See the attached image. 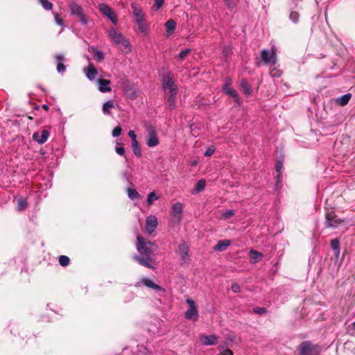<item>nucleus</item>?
<instances>
[{"instance_id":"obj_39","label":"nucleus","mask_w":355,"mask_h":355,"mask_svg":"<svg viewBox=\"0 0 355 355\" xmlns=\"http://www.w3.org/2000/svg\"><path fill=\"white\" fill-rule=\"evenodd\" d=\"M44 9L51 10L53 8V3L48 0H39Z\"/></svg>"},{"instance_id":"obj_47","label":"nucleus","mask_w":355,"mask_h":355,"mask_svg":"<svg viewBox=\"0 0 355 355\" xmlns=\"http://www.w3.org/2000/svg\"><path fill=\"white\" fill-rule=\"evenodd\" d=\"M67 67L64 63H58L56 67L57 71L59 73H63L66 71Z\"/></svg>"},{"instance_id":"obj_40","label":"nucleus","mask_w":355,"mask_h":355,"mask_svg":"<svg viewBox=\"0 0 355 355\" xmlns=\"http://www.w3.org/2000/svg\"><path fill=\"white\" fill-rule=\"evenodd\" d=\"M284 159L283 157L279 158L275 163V169L277 172L281 173L283 168Z\"/></svg>"},{"instance_id":"obj_2","label":"nucleus","mask_w":355,"mask_h":355,"mask_svg":"<svg viewBox=\"0 0 355 355\" xmlns=\"http://www.w3.org/2000/svg\"><path fill=\"white\" fill-rule=\"evenodd\" d=\"M131 7L133 10V15L135 17V21L138 25L139 30L141 33H146L148 30L147 25L144 23L145 17L142 13L141 8H139L135 3H132Z\"/></svg>"},{"instance_id":"obj_22","label":"nucleus","mask_w":355,"mask_h":355,"mask_svg":"<svg viewBox=\"0 0 355 355\" xmlns=\"http://www.w3.org/2000/svg\"><path fill=\"white\" fill-rule=\"evenodd\" d=\"M223 90L225 94L236 98V101L239 100L237 92L236 90H234V89L231 88L227 82H226L224 84V85L223 87Z\"/></svg>"},{"instance_id":"obj_20","label":"nucleus","mask_w":355,"mask_h":355,"mask_svg":"<svg viewBox=\"0 0 355 355\" xmlns=\"http://www.w3.org/2000/svg\"><path fill=\"white\" fill-rule=\"evenodd\" d=\"M352 98L350 93H347L340 97L335 98V103L340 106L346 105Z\"/></svg>"},{"instance_id":"obj_26","label":"nucleus","mask_w":355,"mask_h":355,"mask_svg":"<svg viewBox=\"0 0 355 355\" xmlns=\"http://www.w3.org/2000/svg\"><path fill=\"white\" fill-rule=\"evenodd\" d=\"M250 262L252 263H257L263 257V254L261 252H259L257 250H251L250 251Z\"/></svg>"},{"instance_id":"obj_23","label":"nucleus","mask_w":355,"mask_h":355,"mask_svg":"<svg viewBox=\"0 0 355 355\" xmlns=\"http://www.w3.org/2000/svg\"><path fill=\"white\" fill-rule=\"evenodd\" d=\"M177 94L178 89L174 90L173 92L168 91V93L167 94V101L169 103L168 107L171 109H173L175 107Z\"/></svg>"},{"instance_id":"obj_30","label":"nucleus","mask_w":355,"mask_h":355,"mask_svg":"<svg viewBox=\"0 0 355 355\" xmlns=\"http://www.w3.org/2000/svg\"><path fill=\"white\" fill-rule=\"evenodd\" d=\"M19 327H15L11 329V333L16 336L17 335L21 337L22 339H24L27 336L26 331L24 329H21V332L19 331Z\"/></svg>"},{"instance_id":"obj_5","label":"nucleus","mask_w":355,"mask_h":355,"mask_svg":"<svg viewBox=\"0 0 355 355\" xmlns=\"http://www.w3.org/2000/svg\"><path fill=\"white\" fill-rule=\"evenodd\" d=\"M344 222L333 210H327L325 214V227L336 228Z\"/></svg>"},{"instance_id":"obj_35","label":"nucleus","mask_w":355,"mask_h":355,"mask_svg":"<svg viewBox=\"0 0 355 355\" xmlns=\"http://www.w3.org/2000/svg\"><path fill=\"white\" fill-rule=\"evenodd\" d=\"M289 19L293 23L297 24L299 22L300 14L297 11H292L289 15Z\"/></svg>"},{"instance_id":"obj_46","label":"nucleus","mask_w":355,"mask_h":355,"mask_svg":"<svg viewBox=\"0 0 355 355\" xmlns=\"http://www.w3.org/2000/svg\"><path fill=\"white\" fill-rule=\"evenodd\" d=\"M234 215V211L232 209H228L223 214V218L224 219H229Z\"/></svg>"},{"instance_id":"obj_8","label":"nucleus","mask_w":355,"mask_h":355,"mask_svg":"<svg viewBox=\"0 0 355 355\" xmlns=\"http://www.w3.org/2000/svg\"><path fill=\"white\" fill-rule=\"evenodd\" d=\"M99 11L106 16L114 24H116L118 21L117 17L113 10L106 3H101L98 5Z\"/></svg>"},{"instance_id":"obj_45","label":"nucleus","mask_w":355,"mask_h":355,"mask_svg":"<svg viewBox=\"0 0 355 355\" xmlns=\"http://www.w3.org/2000/svg\"><path fill=\"white\" fill-rule=\"evenodd\" d=\"M122 128L121 126L115 127L112 132V135L113 137H117L121 134Z\"/></svg>"},{"instance_id":"obj_29","label":"nucleus","mask_w":355,"mask_h":355,"mask_svg":"<svg viewBox=\"0 0 355 355\" xmlns=\"http://www.w3.org/2000/svg\"><path fill=\"white\" fill-rule=\"evenodd\" d=\"M89 51L94 52V57L98 62H102L105 59V55L102 51L96 50L94 47H91Z\"/></svg>"},{"instance_id":"obj_63","label":"nucleus","mask_w":355,"mask_h":355,"mask_svg":"<svg viewBox=\"0 0 355 355\" xmlns=\"http://www.w3.org/2000/svg\"><path fill=\"white\" fill-rule=\"evenodd\" d=\"M42 107L44 110H46V111L49 110V105H46V104H43V105H42Z\"/></svg>"},{"instance_id":"obj_12","label":"nucleus","mask_w":355,"mask_h":355,"mask_svg":"<svg viewBox=\"0 0 355 355\" xmlns=\"http://www.w3.org/2000/svg\"><path fill=\"white\" fill-rule=\"evenodd\" d=\"M133 259L141 266H145L148 268H155L151 264V263L153 261V259L150 256L141 257L137 254H135L133 256Z\"/></svg>"},{"instance_id":"obj_4","label":"nucleus","mask_w":355,"mask_h":355,"mask_svg":"<svg viewBox=\"0 0 355 355\" xmlns=\"http://www.w3.org/2000/svg\"><path fill=\"white\" fill-rule=\"evenodd\" d=\"M137 249L141 254L150 256L153 252L150 248V246L153 245V243L141 236H137Z\"/></svg>"},{"instance_id":"obj_37","label":"nucleus","mask_w":355,"mask_h":355,"mask_svg":"<svg viewBox=\"0 0 355 355\" xmlns=\"http://www.w3.org/2000/svg\"><path fill=\"white\" fill-rule=\"evenodd\" d=\"M70 263V259L65 255H60L59 257V263L62 266H67Z\"/></svg>"},{"instance_id":"obj_53","label":"nucleus","mask_w":355,"mask_h":355,"mask_svg":"<svg viewBox=\"0 0 355 355\" xmlns=\"http://www.w3.org/2000/svg\"><path fill=\"white\" fill-rule=\"evenodd\" d=\"M226 6L230 9L232 10L235 7V3L232 0H224Z\"/></svg>"},{"instance_id":"obj_58","label":"nucleus","mask_w":355,"mask_h":355,"mask_svg":"<svg viewBox=\"0 0 355 355\" xmlns=\"http://www.w3.org/2000/svg\"><path fill=\"white\" fill-rule=\"evenodd\" d=\"M270 74L272 76H276V77H279L281 76L279 71L278 70H277L275 68H274L272 70H271Z\"/></svg>"},{"instance_id":"obj_61","label":"nucleus","mask_w":355,"mask_h":355,"mask_svg":"<svg viewBox=\"0 0 355 355\" xmlns=\"http://www.w3.org/2000/svg\"><path fill=\"white\" fill-rule=\"evenodd\" d=\"M125 89H128V92L134 89L132 85H129L125 86V87H124L125 92Z\"/></svg>"},{"instance_id":"obj_34","label":"nucleus","mask_w":355,"mask_h":355,"mask_svg":"<svg viewBox=\"0 0 355 355\" xmlns=\"http://www.w3.org/2000/svg\"><path fill=\"white\" fill-rule=\"evenodd\" d=\"M331 248L334 252L340 250V240L338 238L334 239L331 241Z\"/></svg>"},{"instance_id":"obj_38","label":"nucleus","mask_w":355,"mask_h":355,"mask_svg":"<svg viewBox=\"0 0 355 355\" xmlns=\"http://www.w3.org/2000/svg\"><path fill=\"white\" fill-rule=\"evenodd\" d=\"M158 199V196H157L155 191H152L148 193L147 196V202L149 205H152L153 202Z\"/></svg>"},{"instance_id":"obj_6","label":"nucleus","mask_w":355,"mask_h":355,"mask_svg":"<svg viewBox=\"0 0 355 355\" xmlns=\"http://www.w3.org/2000/svg\"><path fill=\"white\" fill-rule=\"evenodd\" d=\"M146 145L150 148L157 146L159 140L155 128L153 125H148L146 126Z\"/></svg>"},{"instance_id":"obj_15","label":"nucleus","mask_w":355,"mask_h":355,"mask_svg":"<svg viewBox=\"0 0 355 355\" xmlns=\"http://www.w3.org/2000/svg\"><path fill=\"white\" fill-rule=\"evenodd\" d=\"M49 136V131L46 130H43L41 132V135H40L39 132H34L33 135V139L34 141H36L39 144H42L46 141Z\"/></svg>"},{"instance_id":"obj_21","label":"nucleus","mask_w":355,"mask_h":355,"mask_svg":"<svg viewBox=\"0 0 355 355\" xmlns=\"http://www.w3.org/2000/svg\"><path fill=\"white\" fill-rule=\"evenodd\" d=\"M178 252L182 256V259L184 261H186V259L189 257L188 245L185 243H183L179 245L178 248Z\"/></svg>"},{"instance_id":"obj_44","label":"nucleus","mask_w":355,"mask_h":355,"mask_svg":"<svg viewBox=\"0 0 355 355\" xmlns=\"http://www.w3.org/2000/svg\"><path fill=\"white\" fill-rule=\"evenodd\" d=\"M125 94L127 95V96L129 98L132 99V100L136 99L138 96L137 93L135 91V89H133L128 92V89H125Z\"/></svg>"},{"instance_id":"obj_27","label":"nucleus","mask_w":355,"mask_h":355,"mask_svg":"<svg viewBox=\"0 0 355 355\" xmlns=\"http://www.w3.org/2000/svg\"><path fill=\"white\" fill-rule=\"evenodd\" d=\"M127 194L132 200L140 199L141 197L136 189L132 188L127 189Z\"/></svg>"},{"instance_id":"obj_3","label":"nucleus","mask_w":355,"mask_h":355,"mask_svg":"<svg viewBox=\"0 0 355 355\" xmlns=\"http://www.w3.org/2000/svg\"><path fill=\"white\" fill-rule=\"evenodd\" d=\"M71 15L78 18V21L83 25H87L88 23V17L84 13L83 8L78 3L73 2L69 5Z\"/></svg>"},{"instance_id":"obj_10","label":"nucleus","mask_w":355,"mask_h":355,"mask_svg":"<svg viewBox=\"0 0 355 355\" xmlns=\"http://www.w3.org/2000/svg\"><path fill=\"white\" fill-rule=\"evenodd\" d=\"M140 284H142L148 288H152L157 292L165 291V290L161 286L155 284L153 281L147 277L141 278V281L135 284V286L139 287Z\"/></svg>"},{"instance_id":"obj_19","label":"nucleus","mask_w":355,"mask_h":355,"mask_svg":"<svg viewBox=\"0 0 355 355\" xmlns=\"http://www.w3.org/2000/svg\"><path fill=\"white\" fill-rule=\"evenodd\" d=\"M198 311L197 307L189 308L184 313V318L187 320L196 321L198 318Z\"/></svg>"},{"instance_id":"obj_59","label":"nucleus","mask_w":355,"mask_h":355,"mask_svg":"<svg viewBox=\"0 0 355 355\" xmlns=\"http://www.w3.org/2000/svg\"><path fill=\"white\" fill-rule=\"evenodd\" d=\"M340 252V250L334 252V257H335V258H334V259H335V260H334V261H335V263H336H336L338 262V261H339Z\"/></svg>"},{"instance_id":"obj_1","label":"nucleus","mask_w":355,"mask_h":355,"mask_svg":"<svg viewBox=\"0 0 355 355\" xmlns=\"http://www.w3.org/2000/svg\"><path fill=\"white\" fill-rule=\"evenodd\" d=\"M298 355H320L322 347L310 340L302 341L297 347Z\"/></svg>"},{"instance_id":"obj_9","label":"nucleus","mask_w":355,"mask_h":355,"mask_svg":"<svg viewBox=\"0 0 355 355\" xmlns=\"http://www.w3.org/2000/svg\"><path fill=\"white\" fill-rule=\"evenodd\" d=\"M261 60L266 64L275 65L277 63V54L273 50L263 49L261 52Z\"/></svg>"},{"instance_id":"obj_62","label":"nucleus","mask_w":355,"mask_h":355,"mask_svg":"<svg viewBox=\"0 0 355 355\" xmlns=\"http://www.w3.org/2000/svg\"><path fill=\"white\" fill-rule=\"evenodd\" d=\"M276 178H277V182H279L281 181V180H282L281 173H278V175H277Z\"/></svg>"},{"instance_id":"obj_52","label":"nucleus","mask_w":355,"mask_h":355,"mask_svg":"<svg viewBox=\"0 0 355 355\" xmlns=\"http://www.w3.org/2000/svg\"><path fill=\"white\" fill-rule=\"evenodd\" d=\"M54 17H55V21L56 24L60 26H62L64 24L63 20L61 17H60L59 15L55 14Z\"/></svg>"},{"instance_id":"obj_18","label":"nucleus","mask_w":355,"mask_h":355,"mask_svg":"<svg viewBox=\"0 0 355 355\" xmlns=\"http://www.w3.org/2000/svg\"><path fill=\"white\" fill-rule=\"evenodd\" d=\"M230 240H219L216 245L213 248V249L215 251L223 252L225 251L227 248V247L230 245Z\"/></svg>"},{"instance_id":"obj_49","label":"nucleus","mask_w":355,"mask_h":355,"mask_svg":"<svg viewBox=\"0 0 355 355\" xmlns=\"http://www.w3.org/2000/svg\"><path fill=\"white\" fill-rule=\"evenodd\" d=\"M115 151H116V153L118 155H119L121 156H124L125 153V148L123 147H121V146H115Z\"/></svg>"},{"instance_id":"obj_50","label":"nucleus","mask_w":355,"mask_h":355,"mask_svg":"<svg viewBox=\"0 0 355 355\" xmlns=\"http://www.w3.org/2000/svg\"><path fill=\"white\" fill-rule=\"evenodd\" d=\"M215 152V148L214 146H210L209 147L205 152L204 155L205 157H209L213 155V153Z\"/></svg>"},{"instance_id":"obj_57","label":"nucleus","mask_w":355,"mask_h":355,"mask_svg":"<svg viewBox=\"0 0 355 355\" xmlns=\"http://www.w3.org/2000/svg\"><path fill=\"white\" fill-rule=\"evenodd\" d=\"M186 302L189 306V308H193V307L196 308V307H197L196 305L195 301L193 300H192V299H190V298L187 299Z\"/></svg>"},{"instance_id":"obj_13","label":"nucleus","mask_w":355,"mask_h":355,"mask_svg":"<svg viewBox=\"0 0 355 355\" xmlns=\"http://www.w3.org/2000/svg\"><path fill=\"white\" fill-rule=\"evenodd\" d=\"M200 340L202 345L206 346L214 345L218 343V336L214 334L202 335Z\"/></svg>"},{"instance_id":"obj_56","label":"nucleus","mask_w":355,"mask_h":355,"mask_svg":"<svg viewBox=\"0 0 355 355\" xmlns=\"http://www.w3.org/2000/svg\"><path fill=\"white\" fill-rule=\"evenodd\" d=\"M164 2V0H155V5H154V7L158 10L163 5Z\"/></svg>"},{"instance_id":"obj_64","label":"nucleus","mask_w":355,"mask_h":355,"mask_svg":"<svg viewBox=\"0 0 355 355\" xmlns=\"http://www.w3.org/2000/svg\"><path fill=\"white\" fill-rule=\"evenodd\" d=\"M34 110H40V106H39V105H35V106L34 107Z\"/></svg>"},{"instance_id":"obj_32","label":"nucleus","mask_w":355,"mask_h":355,"mask_svg":"<svg viewBox=\"0 0 355 355\" xmlns=\"http://www.w3.org/2000/svg\"><path fill=\"white\" fill-rule=\"evenodd\" d=\"M131 144L134 154L137 157H140L141 156V150L140 149L139 142L137 141H133V142H131Z\"/></svg>"},{"instance_id":"obj_31","label":"nucleus","mask_w":355,"mask_h":355,"mask_svg":"<svg viewBox=\"0 0 355 355\" xmlns=\"http://www.w3.org/2000/svg\"><path fill=\"white\" fill-rule=\"evenodd\" d=\"M114 107V103L112 101H108L103 103V112L104 114H110V110Z\"/></svg>"},{"instance_id":"obj_17","label":"nucleus","mask_w":355,"mask_h":355,"mask_svg":"<svg viewBox=\"0 0 355 355\" xmlns=\"http://www.w3.org/2000/svg\"><path fill=\"white\" fill-rule=\"evenodd\" d=\"M84 71L90 81L94 80L96 76L98 74L97 69L92 64H89L87 67L85 68Z\"/></svg>"},{"instance_id":"obj_25","label":"nucleus","mask_w":355,"mask_h":355,"mask_svg":"<svg viewBox=\"0 0 355 355\" xmlns=\"http://www.w3.org/2000/svg\"><path fill=\"white\" fill-rule=\"evenodd\" d=\"M240 86L245 94L250 95L252 93V87L245 79H241Z\"/></svg>"},{"instance_id":"obj_11","label":"nucleus","mask_w":355,"mask_h":355,"mask_svg":"<svg viewBox=\"0 0 355 355\" xmlns=\"http://www.w3.org/2000/svg\"><path fill=\"white\" fill-rule=\"evenodd\" d=\"M158 225L157 218L154 215H150L146 220V230L147 233L152 234Z\"/></svg>"},{"instance_id":"obj_42","label":"nucleus","mask_w":355,"mask_h":355,"mask_svg":"<svg viewBox=\"0 0 355 355\" xmlns=\"http://www.w3.org/2000/svg\"><path fill=\"white\" fill-rule=\"evenodd\" d=\"M168 78H173V75L172 72L167 71L164 72L161 76V81L162 82V85L166 83V80Z\"/></svg>"},{"instance_id":"obj_55","label":"nucleus","mask_w":355,"mask_h":355,"mask_svg":"<svg viewBox=\"0 0 355 355\" xmlns=\"http://www.w3.org/2000/svg\"><path fill=\"white\" fill-rule=\"evenodd\" d=\"M128 136L130 137V138L131 139V142H133V141H137V135L135 132V131L133 130H130L128 132Z\"/></svg>"},{"instance_id":"obj_24","label":"nucleus","mask_w":355,"mask_h":355,"mask_svg":"<svg viewBox=\"0 0 355 355\" xmlns=\"http://www.w3.org/2000/svg\"><path fill=\"white\" fill-rule=\"evenodd\" d=\"M164 89H168L169 92H174V90L178 89L177 85L175 84V80L173 78H168L166 80V83L163 85Z\"/></svg>"},{"instance_id":"obj_51","label":"nucleus","mask_w":355,"mask_h":355,"mask_svg":"<svg viewBox=\"0 0 355 355\" xmlns=\"http://www.w3.org/2000/svg\"><path fill=\"white\" fill-rule=\"evenodd\" d=\"M348 332L352 336H355V321L349 326Z\"/></svg>"},{"instance_id":"obj_7","label":"nucleus","mask_w":355,"mask_h":355,"mask_svg":"<svg viewBox=\"0 0 355 355\" xmlns=\"http://www.w3.org/2000/svg\"><path fill=\"white\" fill-rule=\"evenodd\" d=\"M109 37L116 44H121L125 49L129 47V42L125 37L115 28H112L109 31Z\"/></svg>"},{"instance_id":"obj_28","label":"nucleus","mask_w":355,"mask_h":355,"mask_svg":"<svg viewBox=\"0 0 355 355\" xmlns=\"http://www.w3.org/2000/svg\"><path fill=\"white\" fill-rule=\"evenodd\" d=\"M206 186V181L204 179H201L197 182L195 185L194 192L193 193H198L202 191Z\"/></svg>"},{"instance_id":"obj_33","label":"nucleus","mask_w":355,"mask_h":355,"mask_svg":"<svg viewBox=\"0 0 355 355\" xmlns=\"http://www.w3.org/2000/svg\"><path fill=\"white\" fill-rule=\"evenodd\" d=\"M176 23L173 19H169L165 23V27L168 33H172L175 28Z\"/></svg>"},{"instance_id":"obj_41","label":"nucleus","mask_w":355,"mask_h":355,"mask_svg":"<svg viewBox=\"0 0 355 355\" xmlns=\"http://www.w3.org/2000/svg\"><path fill=\"white\" fill-rule=\"evenodd\" d=\"M54 58L57 64H58V63H64L67 60L64 55L62 53L55 54Z\"/></svg>"},{"instance_id":"obj_36","label":"nucleus","mask_w":355,"mask_h":355,"mask_svg":"<svg viewBox=\"0 0 355 355\" xmlns=\"http://www.w3.org/2000/svg\"><path fill=\"white\" fill-rule=\"evenodd\" d=\"M18 209L22 211L25 209L28 205L27 201L25 198H20L17 200Z\"/></svg>"},{"instance_id":"obj_14","label":"nucleus","mask_w":355,"mask_h":355,"mask_svg":"<svg viewBox=\"0 0 355 355\" xmlns=\"http://www.w3.org/2000/svg\"><path fill=\"white\" fill-rule=\"evenodd\" d=\"M96 81L98 84V89L101 92L107 93L112 91V88L110 86L111 84L110 80L98 78Z\"/></svg>"},{"instance_id":"obj_16","label":"nucleus","mask_w":355,"mask_h":355,"mask_svg":"<svg viewBox=\"0 0 355 355\" xmlns=\"http://www.w3.org/2000/svg\"><path fill=\"white\" fill-rule=\"evenodd\" d=\"M182 212V204L177 202L173 204L172 207L171 214L172 216L177 219L178 222L180 221L182 218L181 214Z\"/></svg>"},{"instance_id":"obj_43","label":"nucleus","mask_w":355,"mask_h":355,"mask_svg":"<svg viewBox=\"0 0 355 355\" xmlns=\"http://www.w3.org/2000/svg\"><path fill=\"white\" fill-rule=\"evenodd\" d=\"M253 312L258 315H263L266 314L268 312V311L264 307L257 306L253 308Z\"/></svg>"},{"instance_id":"obj_48","label":"nucleus","mask_w":355,"mask_h":355,"mask_svg":"<svg viewBox=\"0 0 355 355\" xmlns=\"http://www.w3.org/2000/svg\"><path fill=\"white\" fill-rule=\"evenodd\" d=\"M191 52L190 49H186L184 50H182L180 54H179V58L181 60H183L185 58V57Z\"/></svg>"},{"instance_id":"obj_54","label":"nucleus","mask_w":355,"mask_h":355,"mask_svg":"<svg viewBox=\"0 0 355 355\" xmlns=\"http://www.w3.org/2000/svg\"><path fill=\"white\" fill-rule=\"evenodd\" d=\"M231 288L234 293H239L241 290L240 286L237 283L232 284Z\"/></svg>"},{"instance_id":"obj_60","label":"nucleus","mask_w":355,"mask_h":355,"mask_svg":"<svg viewBox=\"0 0 355 355\" xmlns=\"http://www.w3.org/2000/svg\"><path fill=\"white\" fill-rule=\"evenodd\" d=\"M222 355H233V352L230 349H224L223 352H221Z\"/></svg>"}]
</instances>
